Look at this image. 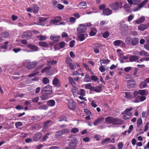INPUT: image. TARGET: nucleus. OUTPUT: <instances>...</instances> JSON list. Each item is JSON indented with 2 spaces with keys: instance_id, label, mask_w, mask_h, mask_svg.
<instances>
[{
  "instance_id": "nucleus-40",
  "label": "nucleus",
  "mask_w": 149,
  "mask_h": 149,
  "mask_svg": "<svg viewBox=\"0 0 149 149\" xmlns=\"http://www.w3.org/2000/svg\"><path fill=\"white\" fill-rule=\"evenodd\" d=\"M51 133H47L46 134L43 136L42 138V141H45L47 139L49 138V137L47 136L50 135Z\"/></svg>"
},
{
  "instance_id": "nucleus-19",
  "label": "nucleus",
  "mask_w": 149,
  "mask_h": 149,
  "mask_svg": "<svg viewBox=\"0 0 149 149\" xmlns=\"http://www.w3.org/2000/svg\"><path fill=\"white\" fill-rule=\"evenodd\" d=\"M60 36H56L54 35H51L50 36V39L54 41L58 42V41L60 38Z\"/></svg>"
},
{
  "instance_id": "nucleus-23",
  "label": "nucleus",
  "mask_w": 149,
  "mask_h": 149,
  "mask_svg": "<svg viewBox=\"0 0 149 149\" xmlns=\"http://www.w3.org/2000/svg\"><path fill=\"white\" fill-rule=\"evenodd\" d=\"M145 20V18L144 17L142 16L140 17L139 19L135 21V23L139 24L143 22Z\"/></svg>"
},
{
  "instance_id": "nucleus-3",
  "label": "nucleus",
  "mask_w": 149,
  "mask_h": 149,
  "mask_svg": "<svg viewBox=\"0 0 149 149\" xmlns=\"http://www.w3.org/2000/svg\"><path fill=\"white\" fill-rule=\"evenodd\" d=\"M38 64L36 61H33L28 63L27 65V68L28 69H31L35 67Z\"/></svg>"
},
{
  "instance_id": "nucleus-49",
  "label": "nucleus",
  "mask_w": 149,
  "mask_h": 149,
  "mask_svg": "<svg viewBox=\"0 0 149 149\" xmlns=\"http://www.w3.org/2000/svg\"><path fill=\"white\" fill-rule=\"evenodd\" d=\"M8 42H4V44L2 45L1 47L3 49H7L8 47Z\"/></svg>"
},
{
  "instance_id": "nucleus-12",
  "label": "nucleus",
  "mask_w": 149,
  "mask_h": 149,
  "mask_svg": "<svg viewBox=\"0 0 149 149\" xmlns=\"http://www.w3.org/2000/svg\"><path fill=\"white\" fill-rule=\"evenodd\" d=\"M104 120V117H101L97 119L95 122L93 123L94 125L95 126L100 124Z\"/></svg>"
},
{
  "instance_id": "nucleus-47",
  "label": "nucleus",
  "mask_w": 149,
  "mask_h": 149,
  "mask_svg": "<svg viewBox=\"0 0 149 149\" xmlns=\"http://www.w3.org/2000/svg\"><path fill=\"white\" fill-rule=\"evenodd\" d=\"M69 80L71 84L72 85V86H75V83L73 80V79L71 77H69Z\"/></svg>"
},
{
  "instance_id": "nucleus-31",
  "label": "nucleus",
  "mask_w": 149,
  "mask_h": 149,
  "mask_svg": "<svg viewBox=\"0 0 149 149\" xmlns=\"http://www.w3.org/2000/svg\"><path fill=\"white\" fill-rule=\"evenodd\" d=\"M100 62L101 64H105L107 65L109 63L110 61L108 59H103L100 60Z\"/></svg>"
},
{
  "instance_id": "nucleus-54",
  "label": "nucleus",
  "mask_w": 149,
  "mask_h": 149,
  "mask_svg": "<svg viewBox=\"0 0 149 149\" xmlns=\"http://www.w3.org/2000/svg\"><path fill=\"white\" fill-rule=\"evenodd\" d=\"M48 19V18L44 17H40L39 18V21L40 22L45 21Z\"/></svg>"
},
{
  "instance_id": "nucleus-59",
  "label": "nucleus",
  "mask_w": 149,
  "mask_h": 149,
  "mask_svg": "<svg viewBox=\"0 0 149 149\" xmlns=\"http://www.w3.org/2000/svg\"><path fill=\"white\" fill-rule=\"evenodd\" d=\"M149 125V123L148 122H147L144 127V132H146L147 130L148 129V125Z\"/></svg>"
},
{
  "instance_id": "nucleus-37",
  "label": "nucleus",
  "mask_w": 149,
  "mask_h": 149,
  "mask_svg": "<svg viewBox=\"0 0 149 149\" xmlns=\"http://www.w3.org/2000/svg\"><path fill=\"white\" fill-rule=\"evenodd\" d=\"M50 120H48L45 122L43 125V127L44 128H47L49 126V124L51 122Z\"/></svg>"
},
{
  "instance_id": "nucleus-21",
  "label": "nucleus",
  "mask_w": 149,
  "mask_h": 149,
  "mask_svg": "<svg viewBox=\"0 0 149 149\" xmlns=\"http://www.w3.org/2000/svg\"><path fill=\"white\" fill-rule=\"evenodd\" d=\"M38 44L40 46L45 47H48L49 46L48 43L45 42L40 41L38 42Z\"/></svg>"
},
{
  "instance_id": "nucleus-8",
  "label": "nucleus",
  "mask_w": 149,
  "mask_h": 149,
  "mask_svg": "<svg viewBox=\"0 0 149 149\" xmlns=\"http://www.w3.org/2000/svg\"><path fill=\"white\" fill-rule=\"evenodd\" d=\"M27 46L30 49L33 50V51H37L38 50L39 48L35 45L32 44L28 45Z\"/></svg>"
},
{
  "instance_id": "nucleus-4",
  "label": "nucleus",
  "mask_w": 149,
  "mask_h": 149,
  "mask_svg": "<svg viewBox=\"0 0 149 149\" xmlns=\"http://www.w3.org/2000/svg\"><path fill=\"white\" fill-rule=\"evenodd\" d=\"M52 92H42V95L41 96V98L42 100H45L48 98L49 96L52 94Z\"/></svg>"
},
{
  "instance_id": "nucleus-30",
  "label": "nucleus",
  "mask_w": 149,
  "mask_h": 149,
  "mask_svg": "<svg viewBox=\"0 0 149 149\" xmlns=\"http://www.w3.org/2000/svg\"><path fill=\"white\" fill-rule=\"evenodd\" d=\"M51 68V66H49L45 67L43 68L41 71L42 73H43L44 72L48 71Z\"/></svg>"
},
{
  "instance_id": "nucleus-24",
  "label": "nucleus",
  "mask_w": 149,
  "mask_h": 149,
  "mask_svg": "<svg viewBox=\"0 0 149 149\" xmlns=\"http://www.w3.org/2000/svg\"><path fill=\"white\" fill-rule=\"evenodd\" d=\"M109 141L110 142L114 143L115 142V139L113 138L112 139V141H111V139L109 138H107L104 139L102 141V143H106V142Z\"/></svg>"
},
{
  "instance_id": "nucleus-10",
  "label": "nucleus",
  "mask_w": 149,
  "mask_h": 149,
  "mask_svg": "<svg viewBox=\"0 0 149 149\" xmlns=\"http://www.w3.org/2000/svg\"><path fill=\"white\" fill-rule=\"evenodd\" d=\"M52 87L49 85H47L45 87H44L43 89L42 90V92H50V91L52 92Z\"/></svg>"
},
{
  "instance_id": "nucleus-17",
  "label": "nucleus",
  "mask_w": 149,
  "mask_h": 149,
  "mask_svg": "<svg viewBox=\"0 0 149 149\" xmlns=\"http://www.w3.org/2000/svg\"><path fill=\"white\" fill-rule=\"evenodd\" d=\"M139 39L137 38L132 39L131 44L133 46L136 45L139 43Z\"/></svg>"
},
{
  "instance_id": "nucleus-58",
  "label": "nucleus",
  "mask_w": 149,
  "mask_h": 149,
  "mask_svg": "<svg viewBox=\"0 0 149 149\" xmlns=\"http://www.w3.org/2000/svg\"><path fill=\"white\" fill-rule=\"evenodd\" d=\"M109 35V32L108 31H106L103 33V36L104 38H106L108 37Z\"/></svg>"
},
{
  "instance_id": "nucleus-43",
  "label": "nucleus",
  "mask_w": 149,
  "mask_h": 149,
  "mask_svg": "<svg viewBox=\"0 0 149 149\" xmlns=\"http://www.w3.org/2000/svg\"><path fill=\"white\" fill-rule=\"evenodd\" d=\"M141 56H148V54L147 52H146L144 50H141Z\"/></svg>"
},
{
  "instance_id": "nucleus-48",
  "label": "nucleus",
  "mask_w": 149,
  "mask_h": 149,
  "mask_svg": "<svg viewBox=\"0 0 149 149\" xmlns=\"http://www.w3.org/2000/svg\"><path fill=\"white\" fill-rule=\"evenodd\" d=\"M73 87L72 89V92L73 93V95L78 91V88L76 87H75V86H73Z\"/></svg>"
},
{
  "instance_id": "nucleus-1",
  "label": "nucleus",
  "mask_w": 149,
  "mask_h": 149,
  "mask_svg": "<svg viewBox=\"0 0 149 149\" xmlns=\"http://www.w3.org/2000/svg\"><path fill=\"white\" fill-rule=\"evenodd\" d=\"M78 143V140L75 137L72 139L69 144L68 147L70 149H75L76 148Z\"/></svg>"
},
{
  "instance_id": "nucleus-16",
  "label": "nucleus",
  "mask_w": 149,
  "mask_h": 149,
  "mask_svg": "<svg viewBox=\"0 0 149 149\" xmlns=\"http://www.w3.org/2000/svg\"><path fill=\"white\" fill-rule=\"evenodd\" d=\"M113 118L108 116L105 118V121L108 124H112Z\"/></svg>"
},
{
  "instance_id": "nucleus-15",
  "label": "nucleus",
  "mask_w": 149,
  "mask_h": 149,
  "mask_svg": "<svg viewBox=\"0 0 149 149\" xmlns=\"http://www.w3.org/2000/svg\"><path fill=\"white\" fill-rule=\"evenodd\" d=\"M68 105L70 110H74L76 109L75 103H68Z\"/></svg>"
},
{
  "instance_id": "nucleus-44",
  "label": "nucleus",
  "mask_w": 149,
  "mask_h": 149,
  "mask_svg": "<svg viewBox=\"0 0 149 149\" xmlns=\"http://www.w3.org/2000/svg\"><path fill=\"white\" fill-rule=\"evenodd\" d=\"M102 88V87L100 86L95 87V91L96 92H100Z\"/></svg>"
},
{
  "instance_id": "nucleus-18",
  "label": "nucleus",
  "mask_w": 149,
  "mask_h": 149,
  "mask_svg": "<svg viewBox=\"0 0 149 149\" xmlns=\"http://www.w3.org/2000/svg\"><path fill=\"white\" fill-rule=\"evenodd\" d=\"M147 26L146 24H142L138 26V29L140 31H143L146 29Z\"/></svg>"
},
{
  "instance_id": "nucleus-25",
  "label": "nucleus",
  "mask_w": 149,
  "mask_h": 149,
  "mask_svg": "<svg viewBox=\"0 0 149 149\" xmlns=\"http://www.w3.org/2000/svg\"><path fill=\"white\" fill-rule=\"evenodd\" d=\"M55 18H59V19H55L54 20H51L52 21V23L55 24H56V23L58 22H59L61 21L62 19L61 17L60 16L56 17Z\"/></svg>"
},
{
  "instance_id": "nucleus-38",
  "label": "nucleus",
  "mask_w": 149,
  "mask_h": 149,
  "mask_svg": "<svg viewBox=\"0 0 149 149\" xmlns=\"http://www.w3.org/2000/svg\"><path fill=\"white\" fill-rule=\"evenodd\" d=\"M42 81L43 84H46L49 82V80L47 78L45 77L43 79Z\"/></svg>"
},
{
  "instance_id": "nucleus-34",
  "label": "nucleus",
  "mask_w": 149,
  "mask_h": 149,
  "mask_svg": "<svg viewBox=\"0 0 149 149\" xmlns=\"http://www.w3.org/2000/svg\"><path fill=\"white\" fill-rule=\"evenodd\" d=\"M58 82L59 80L58 79L55 77L53 80L52 83L54 86H56L58 84Z\"/></svg>"
},
{
  "instance_id": "nucleus-63",
  "label": "nucleus",
  "mask_w": 149,
  "mask_h": 149,
  "mask_svg": "<svg viewBox=\"0 0 149 149\" xmlns=\"http://www.w3.org/2000/svg\"><path fill=\"white\" fill-rule=\"evenodd\" d=\"M140 2V0H133V5H137Z\"/></svg>"
},
{
  "instance_id": "nucleus-14",
  "label": "nucleus",
  "mask_w": 149,
  "mask_h": 149,
  "mask_svg": "<svg viewBox=\"0 0 149 149\" xmlns=\"http://www.w3.org/2000/svg\"><path fill=\"white\" fill-rule=\"evenodd\" d=\"M39 10L38 7L36 5H33L31 6V10L35 13H37Z\"/></svg>"
},
{
  "instance_id": "nucleus-64",
  "label": "nucleus",
  "mask_w": 149,
  "mask_h": 149,
  "mask_svg": "<svg viewBox=\"0 0 149 149\" xmlns=\"http://www.w3.org/2000/svg\"><path fill=\"white\" fill-rule=\"evenodd\" d=\"M84 112L86 113L87 115H90L91 114V112L88 109H84Z\"/></svg>"
},
{
  "instance_id": "nucleus-62",
  "label": "nucleus",
  "mask_w": 149,
  "mask_h": 149,
  "mask_svg": "<svg viewBox=\"0 0 149 149\" xmlns=\"http://www.w3.org/2000/svg\"><path fill=\"white\" fill-rule=\"evenodd\" d=\"M99 70L102 72L105 71V69L104 68L102 65H101L100 67Z\"/></svg>"
},
{
  "instance_id": "nucleus-45",
  "label": "nucleus",
  "mask_w": 149,
  "mask_h": 149,
  "mask_svg": "<svg viewBox=\"0 0 149 149\" xmlns=\"http://www.w3.org/2000/svg\"><path fill=\"white\" fill-rule=\"evenodd\" d=\"M120 40H118L113 42L114 45L115 46H118L120 44Z\"/></svg>"
},
{
  "instance_id": "nucleus-7",
  "label": "nucleus",
  "mask_w": 149,
  "mask_h": 149,
  "mask_svg": "<svg viewBox=\"0 0 149 149\" xmlns=\"http://www.w3.org/2000/svg\"><path fill=\"white\" fill-rule=\"evenodd\" d=\"M112 10L109 8H106L103 10L102 13L104 15L108 16L112 14Z\"/></svg>"
},
{
  "instance_id": "nucleus-13",
  "label": "nucleus",
  "mask_w": 149,
  "mask_h": 149,
  "mask_svg": "<svg viewBox=\"0 0 149 149\" xmlns=\"http://www.w3.org/2000/svg\"><path fill=\"white\" fill-rule=\"evenodd\" d=\"M41 136V134L40 133L35 134L34 136L33 139L35 141L39 140Z\"/></svg>"
},
{
  "instance_id": "nucleus-41",
  "label": "nucleus",
  "mask_w": 149,
  "mask_h": 149,
  "mask_svg": "<svg viewBox=\"0 0 149 149\" xmlns=\"http://www.w3.org/2000/svg\"><path fill=\"white\" fill-rule=\"evenodd\" d=\"M15 125L16 128H18L22 126V123L21 122H17L15 123Z\"/></svg>"
},
{
  "instance_id": "nucleus-22",
  "label": "nucleus",
  "mask_w": 149,
  "mask_h": 149,
  "mask_svg": "<svg viewBox=\"0 0 149 149\" xmlns=\"http://www.w3.org/2000/svg\"><path fill=\"white\" fill-rule=\"evenodd\" d=\"M139 57L136 55L131 56L130 57V62L135 61L138 60Z\"/></svg>"
},
{
  "instance_id": "nucleus-57",
  "label": "nucleus",
  "mask_w": 149,
  "mask_h": 149,
  "mask_svg": "<svg viewBox=\"0 0 149 149\" xmlns=\"http://www.w3.org/2000/svg\"><path fill=\"white\" fill-rule=\"evenodd\" d=\"M123 147V144L122 142L119 143L118 144V149H122Z\"/></svg>"
},
{
  "instance_id": "nucleus-11",
  "label": "nucleus",
  "mask_w": 149,
  "mask_h": 149,
  "mask_svg": "<svg viewBox=\"0 0 149 149\" xmlns=\"http://www.w3.org/2000/svg\"><path fill=\"white\" fill-rule=\"evenodd\" d=\"M78 35L79 38L80 39V40L82 41L85 39V37H86L88 35L86 33H84L78 34Z\"/></svg>"
},
{
  "instance_id": "nucleus-6",
  "label": "nucleus",
  "mask_w": 149,
  "mask_h": 149,
  "mask_svg": "<svg viewBox=\"0 0 149 149\" xmlns=\"http://www.w3.org/2000/svg\"><path fill=\"white\" fill-rule=\"evenodd\" d=\"M87 29V26L85 25L80 24V26L77 29V31L81 33L85 32Z\"/></svg>"
},
{
  "instance_id": "nucleus-50",
  "label": "nucleus",
  "mask_w": 149,
  "mask_h": 149,
  "mask_svg": "<svg viewBox=\"0 0 149 149\" xmlns=\"http://www.w3.org/2000/svg\"><path fill=\"white\" fill-rule=\"evenodd\" d=\"M65 43L63 41L59 43V45L61 48L64 47L65 46Z\"/></svg>"
},
{
  "instance_id": "nucleus-33",
  "label": "nucleus",
  "mask_w": 149,
  "mask_h": 149,
  "mask_svg": "<svg viewBox=\"0 0 149 149\" xmlns=\"http://www.w3.org/2000/svg\"><path fill=\"white\" fill-rule=\"evenodd\" d=\"M59 121L61 122L63 121H65V122H67V117L64 116H62L59 118Z\"/></svg>"
},
{
  "instance_id": "nucleus-46",
  "label": "nucleus",
  "mask_w": 149,
  "mask_h": 149,
  "mask_svg": "<svg viewBox=\"0 0 149 149\" xmlns=\"http://www.w3.org/2000/svg\"><path fill=\"white\" fill-rule=\"evenodd\" d=\"M79 131V130L78 128L76 127H74L71 129V132L75 133Z\"/></svg>"
},
{
  "instance_id": "nucleus-5",
  "label": "nucleus",
  "mask_w": 149,
  "mask_h": 149,
  "mask_svg": "<svg viewBox=\"0 0 149 149\" xmlns=\"http://www.w3.org/2000/svg\"><path fill=\"white\" fill-rule=\"evenodd\" d=\"M32 36V32L30 31H26L23 33L22 37L23 38L29 39Z\"/></svg>"
},
{
  "instance_id": "nucleus-60",
  "label": "nucleus",
  "mask_w": 149,
  "mask_h": 149,
  "mask_svg": "<svg viewBox=\"0 0 149 149\" xmlns=\"http://www.w3.org/2000/svg\"><path fill=\"white\" fill-rule=\"evenodd\" d=\"M71 60V59L70 57H69L67 58L66 60V63L68 65L69 64L71 63L70 62Z\"/></svg>"
},
{
  "instance_id": "nucleus-51",
  "label": "nucleus",
  "mask_w": 149,
  "mask_h": 149,
  "mask_svg": "<svg viewBox=\"0 0 149 149\" xmlns=\"http://www.w3.org/2000/svg\"><path fill=\"white\" fill-rule=\"evenodd\" d=\"M142 123V119L141 118H139L137 121V126L139 127Z\"/></svg>"
},
{
  "instance_id": "nucleus-28",
  "label": "nucleus",
  "mask_w": 149,
  "mask_h": 149,
  "mask_svg": "<svg viewBox=\"0 0 149 149\" xmlns=\"http://www.w3.org/2000/svg\"><path fill=\"white\" fill-rule=\"evenodd\" d=\"M123 95L128 99L131 98L132 96V95L130 92H123Z\"/></svg>"
},
{
  "instance_id": "nucleus-42",
  "label": "nucleus",
  "mask_w": 149,
  "mask_h": 149,
  "mask_svg": "<svg viewBox=\"0 0 149 149\" xmlns=\"http://www.w3.org/2000/svg\"><path fill=\"white\" fill-rule=\"evenodd\" d=\"M48 108V106L46 104H44L40 106L39 108L40 109H46Z\"/></svg>"
},
{
  "instance_id": "nucleus-9",
  "label": "nucleus",
  "mask_w": 149,
  "mask_h": 149,
  "mask_svg": "<svg viewBox=\"0 0 149 149\" xmlns=\"http://www.w3.org/2000/svg\"><path fill=\"white\" fill-rule=\"evenodd\" d=\"M63 134L61 130H59L56 132L54 137L56 139H59L62 137Z\"/></svg>"
},
{
  "instance_id": "nucleus-29",
  "label": "nucleus",
  "mask_w": 149,
  "mask_h": 149,
  "mask_svg": "<svg viewBox=\"0 0 149 149\" xmlns=\"http://www.w3.org/2000/svg\"><path fill=\"white\" fill-rule=\"evenodd\" d=\"M139 87L141 88H144L147 86V83L145 81H141L139 84Z\"/></svg>"
},
{
  "instance_id": "nucleus-53",
  "label": "nucleus",
  "mask_w": 149,
  "mask_h": 149,
  "mask_svg": "<svg viewBox=\"0 0 149 149\" xmlns=\"http://www.w3.org/2000/svg\"><path fill=\"white\" fill-rule=\"evenodd\" d=\"M63 134V133L66 134L68 133L70 131V130L68 128H65L61 130Z\"/></svg>"
},
{
  "instance_id": "nucleus-32",
  "label": "nucleus",
  "mask_w": 149,
  "mask_h": 149,
  "mask_svg": "<svg viewBox=\"0 0 149 149\" xmlns=\"http://www.w3.org/2000/svg\"><path fill=\"white\" fill-rule=\"evenodd\" d=\"M132 39L131 37L127 36L125 38V42L127 44H129L131 43Z\"/></svg>"
},
{
  "instance_id": "nucleus-39",
  "label": "nucleus",
  "mask_w": 149,
  "mask_h": 149,
  "mask_svg": "<svg viewBox=\"0 0 149 149\" xmlns=\"http://www.w3.org/2000/svg\"><path fill=\"white\" fill-rule=\"evenodd\" d=\"M91 79L94 81H97L99 80L98 77L95 75L92 76L91 77ZM98 82H99V81Z\"/></svg>"
},
{
  "instance_id": "nucleus-35",
  "label": "nucleus",
  "mask_w": 149,
  "mask_h": 149,
  "mask_svg": "<svg viewBox=\"0 0 149 149\" xmlns=\"http://www.w3.org/2000/svg\"><path fill=\"white\" fill-rule=\"evenodd\" d=\"M90 79L91 78L89 75L88 74H86L84 78V81L86 82H88L90 81Z\"/></svg>"
},
{
  "instance_id": "nucleus-36",
  "label": "nucleus",
  "mask_w": 149,
  "mask_h": 149,
  "mask_svg": "<svg viewBox=\"0 0 149 149\" xmlns=\"http://www.w3.org/2000/svg\"><path fill=\"white\" fill-rule=\"evenodd\" d=\"M37 38H39V40L42 41L46 40L47 38L46 36H43L42 35H40L38 36Z\"/></svg>"
},
{
  "instance_id": "nucleus-55",
  "label": "nucleus",
  "mask_w": 149,
  "mask_h": 149,
  "mask_svg": "<svg viewBox=\"0 0 149 149\" xmlns=\"http://www.w3.org/2000/svg\"><path fill=\"white\" fill-rule=\"evenodd\" d=\"M68 65L70 67V69L71 70H74L76 67L75 64H73L72 63L69 64Z\"/></svg>"
},
{
  "instance_id": "nucleus-26",
  "label": "nucleus",
  "mask_w": 149,
  "mask_h": 149,
  "mask_svg": "<svg viewBox=\"0 0 149 149\" xmlns=\"http://www.w3.org/2000/svg\"><path fill=\"white\" fill-rule=\"evenodd\" d=\"M97 33L96 29L94 28L93 27L92 28L89 34L91 36H94Z\"/></svg>"
},
{
  "instance_id": "nucleus-52",
  "label": "nucleus",
  "mask_w": 149,
  "mask_h": 149,
  "mask_svg": "<svg viewBox=\"0 0 149 149\" xmlns=\"http://www.w3.org/2000/svg\"><path fill=\"white\" fill-rule=\"evenodd\" d=\"M132 109V108L126 109L125 111L123 112V114H127V113H129Z\"/></svg>"
},
{
  "instance_id": "nucleus-20",
  "label": "nucleus",
  "mask_w": 149,
  "mask_h": 149,
  "mask_svg": "<svg viewBox=\"0 0 149 149\" xmlns=\"http://www.w3.org/2000/svg\"><path fill=\"white\" fill-rule=\"evenodd\" d=\"M122 122L120 120L114 118L112 124L113 125H118L121 124H122Z\"/></svg>"
},
{
  "instance_id": "nucleus-27",
  "label": "nucleus",
  "mask_w": 149,
  "mask_h": 149,
  "mask_svg": "<svg viewBox=\"0 0 149 149\" xmlns=\"http://www.w3.org/2000/svg\"><path fill=\"white\" fill-rule=\"evenodd\" d=\"M9 33L6 31L1 33V37L5 38L8 37L9 36Z\"/></svg>"
},
{
  "instance_id": "nucleus-61",
  "label": "nucleus",
  "mask_w": 149,
  "mask_h": 149,
  "mask_svg": "<svg viewBox=\"0 0 149 149\" xmlns=\"http://www.w3.org/2000/svg\"><path fill=\"white\" fill-rule=\"evenodd\" d=\"M57 63V62L55 60H50V63L52 65H54Z\"/></svg>"
},
{
  "instance_id": "nucleus-56",
  "label": "nucleus",
  "mask_w": 149,
  "mask_h": 149,
  "mask_svg": "<svg viewBox=\"0 0 149 149\" xmlns=\"http://www.w3.org/2000/svg\"><path fill=\"white\" fill-rule=\"evenodd\" d=\"M133 81L134 82V80H129L127 81V83L128 84V86H130V87H133L134 84H131L130 83L132 82V81Z\"/></svg>"
},
{
  "instance_id": "nucleus-2",
  "label": "nucleus",
  "mask_w": 149,
  "mask_h": 149,
  "mask_svg": "<svg viewBox=\"0 0 149 149\" xmlns=\"http://www.w3.org/2000/svg\"><path fill=\"white\" fill-rule=\"evenodd\" d=\"M109 7L113 10H117L119 9V8H121L122 6H120L118 2L113 3L109 5Z\"/></svg>"
}]
</instances>
